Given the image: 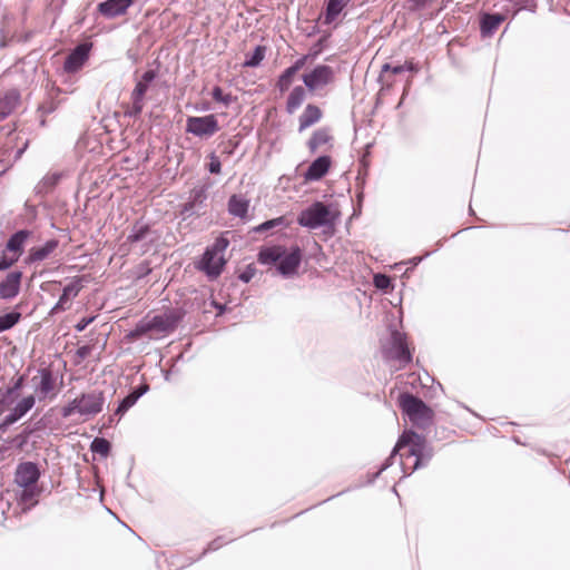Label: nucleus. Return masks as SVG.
I'll return each instance as SVG.
<instances>
[{
  "mask_svg": "<svg viewBox=\"0 0 570 570\" xmlns=\"http://www.w3.org/2000/svg\"><path fill=\"white\" fill-rule=\"evenodd\" d=\"M295 75L296 73H294L288 68L283 71V73L279 76V78L277 80V83H276V86H277V88L279 89L281 92L286 91L291 87L293 78L295 77Z\"/></svg>",
  "mask_w": 570,
  "mask_h": 570,
  "instance_id": "33",
  "label": "nucleus"
},
{
  "mask_svg": "<svg viewBox=\"0 0 570 570\" xmlns=\"http://www.w3.org/2000/svg\"><path fill=\"white\" fill-rule=\"evenodd\" d=\"M20 95L17 90H9L0 99V120H3L10 115L19 105Z\"/></svg>",
  "mask_w": 570,
  "mask_h": 570,
  "instance_id": "23",
  "label": "nucleus"
},
{
  "mask_svg": "<svg viewBox=\"0 0 570 570\" xmlns=\"http://www.w3.org/2000/svg\"><path fill=\"white\" fill-rule=\"evenodd\" d=\"M19 259L11 255L10 253H4L0 258V272L9 269L13 266Z\"/></svg>",
  "mask_w": 570,
  "mask_h": 570,
  "instance_id": "40",
  "label": "nucleus"
},
{
  "mask_svg": "<svg viewBox=\"0 0 570 570\" xmlns=\"http://www.w3.org/2000/svg\"><path fill=\"white\" fill-rule=\"evenodd\" d=\"M223 543L219 542V539H216L214 540L213 542L209 543V547L208 549L209 550H217L222 547Z\"/></svg>",
  "mask_w": 570,
  "mask_h": 570,
  "instance_id": "49",
  "label": "nucleus"
},
{
  "mask_svg": "<svg viewBox=\"0 0 570 570\" xmlns=\"http://www.w3.org/2000/svg\"><path fill=\"white\" fill-rule=\"evenodd\" d=\"M374 285L380 289H386L391 285V279L384 274L374 275Z\"/></svg>",
  "mask_w": 570,
  "mask_h": 570,
  "instance_id": "41",
  "label": "nucleus"
},
{
  "mask_svg": "<svg viewBox=\"0 0 570 570\" xmlns=\"http://www.w3.org/2000/svg\"><path fill=\"white\" fill-rule=\"evenodd\" d=\"M351 0H327L324 23H333Z\"/></svg>",
  "mask_w": 570,
  "mask_h": 570,
  "instance_id": "25",
  "label": "nucleus"
},
{
  "mask_svg": "<svg viewBox=\"0 0 570 570\" xmlns=\"http://www.w3.org/2000/svg\"><path fill=\"white\" fill-rule=\"evenodd\" d=\"M89 47L80 45L66 58L63 68L67 72H75L79 70L85 61L88 59Z\"/></svg>",
  "mask_w": 570,
  "mask_h": 570,
  "instance_id": "16",
  "label": "nucleus"
},
{
  "mask_svg": "<svg viewBox=\"0 0 570 570\" xmlns=\"http://www.w3.org/2000/svg\"><path fill=\"white\" fill-rule=\"evenodd\" d=\"M411 1L415 8H422L429 2V0H411Z\"/></svg>",
  "mask_w": 570,
  "mask_h": 570,
  "instance_id": "50",
  "label": "nucleus"
},
{
  "mask_svg": "<svg viewBox=\"0 0 570 570\" xmlns=\"http://www.w3.org/2000/svg\"><path fill=\"white\" fill-rule=\"evenodd\" d=\"M307 58V56L301 57L291 67H288V69L292 70L294 73H297V71L305 66Z\"/></svg>",
  "mask_w": 570,
  "mask_h": 570,
  "instance_id": "45",
  "label": "nucleus"
},
{
  "mask_svg": "<svg viewBox=\"0 0 570 570\" xmlns=\"http://www.w3.org/2000/svg\"><path fill=\"white\" fill-rule=\"evenodd\" d=\"M147 390H148V386H147V385H144V386H141L139 390H136L135 392H136V393H141V395H142L144 393H146V392H147Z\"/></svg>",
  "mask_w": 570,
  "mask_h": 570,
  "instance_id": "52",
  "label": "nucleus"
},
{
  "mask_svg": "<svg viewBox=\"0 0 570 570\" xmlns=\"http://www.w3.org/2000/svg\"><path fill=\"white\" fill-rule=\"evenodd\" d=\"M212 96L214 98V100L218 101V102H222L224 104L225 106H228L232 101V96L230 95H225L223 92V89L218 86L214 87L213 91H212Z\"/></svg>",
  "mask_w": 570,
  "mask_h": 570,
  "instance_id": "39",
  "label": "nucleus"
},
{
  "mask_svg": "<svg viewBox=\"0 0 570 570\" xmlns=\"http://www.w3.org/2000/svg\"><path fill=\"white\" fill-rule=\"evenodd\" d=\"M55 379L50 370L42 368L39 371V382L35 386L39 400H43L55 391Z\"/></svg>",
  "mask_w": 570,
  "mask_h": 570,
  "instance_id": "21",
  "label": "nucleus"
},
{
  "mask_svg": "<svg viewBox=\"0 0 570 570\" xmlns=\"http://www.w3.org/2000/svg\"><path fill=\"white\" fill-rule=\"evenodd\" d=\"M105 395L101 391L81 393L61 409L62 417L78 414L83 421H88L99 414L105 406Z\"/></svg>",
  "mask_w": 570,
  "mask_h": 570,
  "instance_id": "3",
  "label": "nucleus"
},
{
  "mask_svg": "<svg viewBox=\"0 0 570 570\" xmlns=\"http://www.w3.org/2000/svg\"><path fill=\"white\" fill-rule=\"evenodd\" d=\"M209 159H210V161L208 165V170L212 174H220L222 164H220L219 158L213 153V154H210Z\"/></svg>",
  "mask_w": 570,
  "mask_h": 570,
  "instance_id": "43",
  "label": "nucleus"
},
{
  "mask_svg": "<svg viewBox=\"0 0 570 570\" xmlns=\"http://www.w3.org/2000/svg\"><path fill=\"white\" fill-rule=\"evenodd\" d=\"M132 3V0H107L99 3V12L107 18H115L124 14Z\"/></svg>",
  "mask_w": 570,
  "mask_h": 570,
  "instance_id": "19",
  "label": "nucleus"
},
{
  "mask_svg": "<svg viewBox=\"0 0 570 570\" xmlns=\"http://www.w3.org/2000/svg\"><path fill=\"white\" fill-rule=\"evenodd\" d=\"M95 316L81 318L75 326L77 332H82L86 327L95 321Z\"/></svg>",
  "mask_w": 570,
  "mask_h": 570,
  "instance_id": "44",
  "label": "nucleus"
},
{
  "mask_svg": "<svg viewBox=\"0 0 570 570\" xmlns=\"http://www.w3.org/2000/svg\"><path fill=\"white\" fill-rule=\"evenodd\" d=\"M22 276L23 274L21 271H12L6 275V277L0 282L1 299L11 301L19 295Z\"/></svg>",
  "mask_w": 570,
  "mask_h": 570,
  "instance_id": "11",
  "label": "nucleus"
},
{
  "mask_svg": "<svg viewBox=\"0 0 570 570\" xmlns=\"http://www.w3.org/2000/svg\"><path fill=\"white\" fill-rule=\"evenodd\" d=\"M330 167L331 158L328 156H321L309 165L306 173L304 174V178L307 181L320 180L323 176L326 175Z\"/></svg>",
  "mask_w": 570,
  "mask_h": 570,
  "instance_id": "17",
  "label": "nucleus"
},
{
  "mask_svg": "<svg viewBox=\"0 0 570 570\" xmlns=\"http://www.w3.org/2000/svg\"><path fill=\"white\" fill-rule=\"evenodd\" d=\"M149 232L148 226L146 225H135L131 233L128 235L127 240L129 243H136L145 238L146 234Z\"/></svg>",
  "mask_w": 570,
  "mask_h": 570,
  "instance_id": "36",
  "label": "nucleus"
},
{
  "mask_svg": "<svg viewBox=\"0 0 570 570\" xmlns=\"http://www.w3.org/2000/svg\"><path fill=\"white\" fill-rule=\"evenodd\" d=\"M141 396V393H136V392H131L129 395H127L121 402H120V405L125 409V410H129L136 402L137 400Z\"/></svg>",
  "mask_w": 570,
  "mask_h": 570,
  "instance_id": "42",
  "label": "nucleus"
},
{
  "mask_svg": "<svg viewBox=\"0 0 570 570\" xmlns=\"http://www.w3.org/2000/svg\"><path fill=\"white\" fill-rule=\"evenodd\" d=\"M414 261H415V264H417V262L421 261V257L414 258Z\"/></svg>",
  "mask_w": 570,
  "mask_h": 570,
  "instance_id": "53",
  "label": "nucleus"
},
{
  "mask_svg": "<svg viewBox=\"0 0 570 570\" xmlns=\"http://www.w3.org/2000/svg\"><path fill=\"white\" fill-rule=\"evenodd\" d=\"M36 404V397L33 395H27L22 397L16 405L10 409V412L3 419L1 426H9L19 421Z\"/></svg>",
  "mask_w": 570,
  "mask_h": 570,
  "instance_id": "14",
  "label": "nucleus"
},
{
  "mask_svg": "<svg viewBox=\"0 0 570 570\" xmlns=\"http://www.w3.org/2000/svg\"><path fill=\"white\" fill-rule=\"evenodd\" d=\"M390 356L397 360L401 364H407L411 362L412 356L404 334L396 331L392 333V348L390 350Z\"/></svg>",
  "mask_w": 570,
  "mask_h": 570,
  "instance_id": "15",
  "label": "nucleus"
},
{
  "mask_svg": "<svg viewBox=\"0 0 570 570\" xmlns=\"http://www.w3.org/2000/svg\"><path fill=\"white\" fill-rule=\"evenodd\" d=\"M264 57H265V48L262 47V46H258V47L255 48V50L250 55V57H248L245 60L244 66H246V67H257L262 62Z\"/></svg>",
  "mask_w": 570,
  "mask_h": 570,
  "instance_id": "34",
  "label": "nucleus"
},
{
  "mask_svg": "<svg viewBox=\"0 0 570 570\" xmlns=\"http://www.w3.org/2000/svg\"><path fill=\"white\" fill-rule=\"evenodd\" d=\"M90 450L94 453L107 458L110 452V443L104 438H96L90 445Z\"/></svg>",
  "mask_w": 570,
  "mask_h": 570,
  "instance_id": "31",
  "label": "nucleus"
},
{
  "mask_svg": "<svg viewBox=\"0 0 570 570\" xmlns=\"http://www.w3.org/2000/svg\"><path fill=\"white\" fill-rule=\"evenodd\" d=\"M19 395L20 394H18L8 386L7 390L0 396V405L6 409H9L17 401Z\"/></svg>",
  "mask_w": 570,
  "mask_h": 570,
  "instance_id": "37",
  "label": "nucleus"
},
{
  "mask_svg": "<svg viewBox=\"0 0 570 570\" xmlns=\"http://www.w3.org/2000/svg\"><path fill=\"white\" fill-rule=\"evenodd\" d=\"M249 208V200L244 196L233 195L228 200V212L230 215L245 218Z\"/></svg>",
  "mask_w": 570,
  "mask_h": 570,
  "instance_id": "24",
  "label": "nucleus"
},
{
  "mask_svg": "<svg viewBox=\"0 0 570 570\" xmlns=\"http://www.w3.org/2000/svg\"><path fill=\"white\" fill-rule=\"evenodd\" d=\"M22 490L19 493V501L21 504L31 507L37 503V497L39 495V490L36 485L21 487Z\"/></svg>",
  "mask_w": 570,
  "mask_h": 570,
  "instance_id": "29",
  "label": "nucleus"
},
{
  "mask_svg": "<svg viewBox=\"0 0 570 570\" xmlns=\"http://www.w3.org/2000/svg\"><path fill=\"white\" fill-rule=\"evenodd\" d=\"M23 383H24V376L23 375H20L18 376L13 382L12 384L9 386L10 389H12L14 392H17L18 394H20V391L23 386Z\"/></svg>",
  "mask_w": 570,
  "mask_h": 570,
  "instance_id": "46",
  "label": "nucleus"
},
{
  "mask_svg": "<svg viewBox=\"0 0 570 570\" xmlns=\"http://www.w3.org/2000/svg\"><path fill=\"white\" fill-rule=\"evenodd\" d=\"M90 353V347L88 345L81 346L77 350V355L80 358H86Z\"/></svg>",
  "mask_w": 570,
  "mask_h": 570,
  "instance_id": "48",
  "label": "nucleus"
},
{
  "mask_svg": "<svg viewBox=\"0 0 570 570\" xmlns=\"http://www.w3.org/2000/svg\"><path fill=\"white\" fill-rule=\"evenodd\" d=\"M82 288L81 278H75L68 285L63 287L62 294L59 297V301L51 308L50 314H57L59 312H63L70 307L69 301L70 298H75L78 296Z\"/></svg>",
  "mask_w": 570,
  "mask_h": 570,
  "instance_id": "13",
  "label": "nucleus"
},
{
  "mask_svg": "<svg viewBox=\"0 0 570 570\" xmlns=\"http://www.w3.org/2000/svg\"><path fill=\"white\" fill-rule=\"evenodd\" d=\"M321 118H322L321 109L315 105L308 104L305 107L303 114L299 116V119H298L299 120V127H298L299 132L306 130L311 126L318 122L321 120Z\"/></svg>",
  "mask_w": 570,
  "mask_h": 570,
  "instance_id": "22",
  "label": "nucleus"
},
{
  "mask_svg": "<svg viewBox=\"0 0 570 570\" xmlns=\"http://www.w3.org/2000/svg\"><path fill=\"white\" fill-rule=\"evenodd\" d=\"M503 21L500 14H485L481 22V31L483 35L492 33Z\"/></svg>",
  "mask_w": 570,
  "mask_h": 570,
  "instance_id": "30",
  "label": "nucleus"
},
{
  "mask_svg": "<svg viewBox=\"0 0 570 570\" xmlns=\"http://www.w3.org/2000/svg\"><path fill=\"white\" fill-rule=\"evenodd\" d=\"M333 79V69L326 65H318L309 73L303 76V81L311 91L331 83Z\"/></svg>",
  "mask_w": 570,
  "mask_h": 570,
  "instance_id": "9",
  "label": "nucleus"
},
{
  "mask_svg": "<svg viewBox=\"0 0 570 570\" xmlns=\"http://www.w3.org/2000/svg\"><path fill=\"white\" fill-rule=\"evenodd\" d=\"M337 217V212L332 210L328 206L321 202H316L301 212L297 218V223L301 226L309 229H316L320 227H333Z\"/></svg>",
  "mask_w": 570,
  "mask_h": 570,
  "instance_id": "4",
  "label": "nucleus"
},
{
  "mask_svg": "<svg viewBox=\"0 0 570 570\" xmlns=\"http://www.w3.org/2000/svg\"><path fill=\"white\" fill-rule=\"evenodd\" d=\"M40 476V471L36 463L23 462L17 466L14 482L19 487L36 485Z\"/></svg>",
  "mask_w": 570,
  "mask_h": 570,
  "instance_id": "12",
  "label": "nucleus"
},
{
  "mask_svg": "<svg viewBox=\"0 0 570 570\" xmlns=\"http://www.w3.org/2000/svg\"><path fill=\"white\" fill-rule=\"evenodd\" d=\"M228 239L218 237L212 247H208L203 255L199 263V269L206 273L207 276L215 278L220 275L226 263L224 253L228 247Z\"/></svg>",
  "mask_w": 570,
  "mask_h": 570,
  "instance_id": "5",
  "label": "nucleus"
},
{
  "mask_svg": "<svg viewBox=\"0 0 570 570\" xmlns=\"http://www.w3.org/2000/svg\"><path fill=\"white\" fill-rule=\"evenodd\" d=\"M399 452H401L402 470L409 474L425 465L432 456V453L426 449L425 440L421 435L412 431L404 432L376 475L392 465V460Z\"/></svg>",
  "mask_w": 570,
  "mask_h": 570,
  "instance_id": "1",
  "label": "nucleus"
},
{
  "mask_svg": "<svg viewBox=\"0 0 570 570\" xmlns=\"http://www.w3.org/2000/svg\"><path fill=\"white\" fill-rule=\"evenodd\" d=\"M415 70L412 62H406L404 65L391 66L390 63H385L382 66V72H392L394 75L401 73L403 71H413Z\"/></svg>",
  "mask_w": 570,
  "mask_h": 570,
  "instance_id": "38",
  "label": "nucleus"
},
{
  "mask_svg": "<svg viewBox=\"0 0 570 570\" xmlns=\"http://www.w3.org/2000/svg\"><path fill=\"white\" fill-rule=\"evenodd\" d=\"M179 322V315L175 312H166L155 315L141 326V331H156L158 333H169L175 330Z\"/></svg>",
  "mask_w": 570,
  "mask_h": 570,
  "instance_id": "10",
  "label": "nucleus"
},
{
  "mask_svg": "<svg viewBox=\"0 0 570 570\" xmlns=\"http://www.w3.org/2000/svg\"><path fill=\"white\" fill-rule=\"evenodd\" d=\"M331 139L332 136L327 128H320L315 130L307 142L309 151L315 153L321 146L327 144Z\"/></svg>",
  "mask_w": 570,
  "mask_h": 570,
  "instance_id": "28",
  "label": "nucleus"
},
{
  "mask_svg": "<svg viewBox=\"0 0 570 570\" xmlns=\"http://www.w3.org/2000/svg\"><path fill=\"white\" fill-rule=\"evenodd\" d=\"M58 240L50 239L40 247H32L26 258V264L42 262L48 258L58 247Z\"/></svg>",
  "mask_w": 570,
  "mask_h": 570,
  "instance_id": "20",
  "label": "nucleus"
},
{
  "mask_svg": "<svg viewBox=\"0 0 570 570\" xmlns=\"http://www.w3.org/2000/svg\"><path fill=\"white\" fill-rule=\"evenodd\" d=\"M258 261L262 264H275L278 262L277 271L283 276H292L297 272L302 261V250L298 246L286 254L284 246L276 245L261 249Z\"/></svg>",
  "mask_w": 570,
  "mask_h": 570,
  "instance_id": "2",
  "label": "nucleus"
},
{
  "mask_svg": "<svg viewBox=\"0 0 570 570\" xmlns=\"http://www.w3.org/2000/svg\"><path fill=\"white\" fill-rule=\"evenodd\" d=\"M219 130L217 118L214 115L203 117H188L186 131L197 137H212Z\"/></svg>",
  "mask_w": 570,
  "mask_h": 570,
  "instance_id": "8",
  "label": "nucleus"
},
{
  "mask_svg": "<svg viewBox=\"0 0 570 570\" xmlns=\"http://www.w3.org/2000/svg\"><path fill=\"white\" fill-rule=\"evenodd\" d=\"M305 98H306L305 89L302 86L294 87L287 97L286 111L289 115L294 114L302 106Z\"/></svg>",
  "mask_w": 570,
  "mask_h": 570,
  "instance_id": "27",
  "label": "nucleus"
},
{
  "mask_svg": "<svg viewBox=\"0 0 570 570\" xmlns=\"http://www.w3.org/2000/svg\"><path fill=\"white\" fill-rule=\"evenodd\" d=\"M30 235L31 232L27 229H21L12 234L6 244V252L10 253L19 259L24 250V245Z\"/></svg>",
  "mask_w": 570,
  "mask_h": 570,
  "instance_id": "18",
  "label": "nucleus"
},
{
  "mask_svg": "<svg viewBox=\"0 0 570 570\" xmlns=\"http://www.w3.org/2000/svg\"><path fill=\"white\" fill-rule=\"evenodd\" d=\"M399 403L410 421L417 425H424L431 420L432 411L426 404L409 393H403L399 397Z\"/></svg>",
  "mask_w": 570,
  "mask_h": 570,
  "instance_id": "7",
  "label": "nucleus"
},
{
  "mask_svg": "<svg viewBox=\"0 0 570 570\" xmlns=\"http://www.w3.org/2000/svg\"><path fill=\"white\" fill-rule=\"evenodd\" d=\"M155 70H147L137 80L136 86L131 92V102L125 110V116L130 118H137L140 116L145 106V96L148 91L150 83L156 79Z\"/></svg>",
  "mask_w": 570,
  "mask_h": 570,
  "instance_id": "6",
  "label": "nucleus"
},
{
  "mask_svg": "<svg viewBox=\"0 0 570 570\" xmlns=\"http://www.w3.org/2000/svg\"><path fill=\"white\" fill-rule=\"evenodd\" d=\"M127 412V410H125L120 404L118 405V407L116 409L115 411V415H124L125 413Z\"/></svg>",
  "mask_w": 570,
  "mask_h": 570,
  "instance_id": "51",
  "label": "nucleus"
},
{
  "mask_svg": "<svg viewBox=\"0 0 570 570\" xmlns=\"http://www.w3.org/2000/svg\"><path fill=\"white\" fill-rule=\"evenodd\" d=\"M63 173L55 171L47 174L36 186V193L46 195L50 193L61 180Z\"/></svg>",
  "mask_w": 570,
  "mask_h": 570,
  "instance_id": "26",
  "label": "nucleus"
},
{
  "mask_svg": "<svg viewBox=\"0 0 570 570\" xmlns=\"http://www.w3.org/2000/svg\"><path fill=\"white\" fill-rule=\"evenodd\" d=\"M254 269L253 268H247V271L243 272L240 275H239V278L244 282V283H248L253 276H254Z\"/></svg>",
  "mask_w": 570,
  "mask_h": 570,
  "instance_id": "47",
  "label": "nucleus"
},
{
  "mask_svg": "<svg viewBox=\"0 0 570 570\" xmlns=\"http://www.w3.org/2000/svg\"><path fill=\"white\" fill-rule=\"evenodd\" d=\"M289 223L286 220L284 216L267 220L259 226L256 227V232H264L274 227H287Z\"/></svg>",
  "mask_w": 570,
  "mask_h": 570,
  "instance_id": "35",
  "label": "nucleus"
},
{
  "mask_svg": "<svg viewBox=\"0 0 570 570\" xmlns=\"http://www.w3.org/2000/svg\"><path fill=\"white\" fill-rule=\"evenodd\" d=\"M21 318L19 312H11L0 316V333L12 328Z\"/></svg>",
  "mask_w": 570,
  "mask_h": 570,
  "instance_id": "32",
  "label": "nucleus"
}]
</instances>
